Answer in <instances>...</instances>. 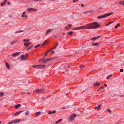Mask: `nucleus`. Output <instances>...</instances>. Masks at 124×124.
<instances>
[{
    "instance_id": "nucleus-52",
    "label": "nucleus",
    "mask_w": 124,
    "mask_h": 124,
    "mask_svg": "<svg viewBox=\"0 0 124 124\" xmlns=\"http://www.w3.org/2000/svg\"><path fill=\"white\" fill-rule=\"evenodd\" d=\"M54 53V51H52L51 52V53L52 54H53Z\"/></svg>"
},
{
    "instance_id": "nucleus-28",
    "label": "nucleus",
    "mask_w": 124,
    "mask_h": 124,
    "mask_svg": "<svg viewBox=\"0 0 124 124\" xmlns=\"http://www.w3.org/2000/svg\"><path fill=\"white\" fill-rule=\"evenodd\" d=\"M4 93L3 92H1L0 93V97L4 95Z\"/></svg>"
},
{
    "instance_id": "nucleus-40",
    "label": "nucleus",
    "mask_w": 124,
    "mask_h": 124,
    "mask_svg": "<svg viewBox=\"0 0 124 124\" xmlns=\"http://www.w3.org/2000/svg\"><path fill=\"white\" fill-rule=\"evenodd\" d=\"M94 108L95 109H100L98 107L96 106Z\"/></svg>"
},
{
    "instance_id": "nucleus-50",
    "label": "nucleus",
    "mask_w": 124,
    "mask_h": 124,
    "mask_svg": "<svg viewBox=\"0 0 124 124\" xmlns=\"http://www.w3.org/2000/svg\"><path fill=\"white\" fill-rule=\"evenodd\" d=\"M56 48V47H53V48H52V49H51V50H53L54 49H55Z\"/></svg>"
},
{
    "instance_id": "nucleus-24",
    "label": "nucleus",
    "mask_w": 124,
    "mask_h": 124,
    "mask_svg": "<svg viewBox=\"0 0 124 124\" xmlns=\"http://www.w3.org/2000/svg\"><path fill=\"white\" fill-rule=\"evenodd\" d=\"M29 41V39H24L23 40V41L24 42H27Z\"/></svg>"
},
{
    "instance_id": "nucleus-4",
    "label": "nucleus",
    "mask_w": 124,
    "mask_h": 124,
    "mask_svg": "<svg viewBox=\"0 0 124 124\" xmlns=\"http://www.w3.org/2000/svg\"><path fill=\"white\" fill-rule=\"evenodd\" d=\"M53 59V58H50L47 59L46 60H44V58H42L40 59H39V62H40L41 61H42L43 63H46L49 61L52 60Z\"/></svg>"
},
{
    "instance_id": "nucleus-1",
    "label": "nucleus",
    "mask_w": 124,
    "mask_h": 124,
    "mask_svg": "<svg viewBox=\"0 0 124 124\" xmlns=\"http://www.w3.org/2000/svg\"><path fill=\"white\" fill-rule=\"evenodd\" d=\"M87 26L85 27L84 26H82L75 27L72 29L73 30H76L80 29H95L98 28L100 25L97 22H94L93 23L87 24H86Z\"/></svg>"
},
{
    "instance_id": "nucleus-64",
    "label": "nucleus",
    "mask_w": 124,
    "mask_h": 124,
    "mask_svg": "<svg viewBox=\"0 0 124 124\" xmlns=\"http://www.w3.org/2000/svg\"><path fill=\"white\" fill-rule=\"evenodd\" d=\"M109 76H110V77H111L112 76V74H111Z\"/></svg>"
},
{
    "instance_id": "nucleus-46",
    "label": "nucleus",
    "mask_w": 124,
    "mask_h": 124,
    "mask_svg": "<svg viewBox=\"0 0 124 124\" xmlns=\"http://www.w3.org/2000/svg\"><path fill=\"white\" fill-rule=\"evenodd\" d=\"M101 106V104H100L98 106V107L100 109V108H100V106Z\"/></svg>"
},
{
    "instance_id": "nucleus-18",
    "label": "nucleus",
    "mask_w": 124,
    "mask_h": 124,
    "mask_svg": "<svg viewBox=\"0 0 124 124\" xmlns=\"http://www.w3.org/2000/svg\"><path fill=\"white\" fill-rule=\"evenodd\" d=\"M100 85V83L98 82H97L96 83H94V85L95 86H97Z\"/></svg>"
},
{
    "instance_id": "nucleus-57",
    "label": "nucleus",
    "mask_w": 124,
    "mask_h": 124,
    "mask_svg": "<svg viewBox=\"0 0 124 124\" xmlns=\"http://www.w3.org/2000/svg\"><path fill=\"white\" fill-rule=\"evenodd\" d=\"M84 5L83 4H81V6L82 7H84Z\"/></svg>"
},
{
    "instance_id": "nucleus-9",
    "label": "nucleus",
    "mask_w": 124,
    "mask_h": 124,
    "mask_svg": "<svg viewBox=\"0 0 124 124\" xmlns=\"http://www.w3.org/2000/svg\"><path fill=\"white\" fill-rule=\"evenodd\" d=\"M105 17V15H104L98 16L97 17V18L98 19H102Z\"/></svg>"
},
{
    "instance_id": "nucleus-37",
    "label": "nucleus",
    "mask_w": 124,
    "mask_h": 124,
    "mask_svg": "<svg viewBox=\"0 0 124 124\" xmlns=\"http://www.w3.org/2000/svg\"><path fill=\"white\" fill-rule=\"evenodd\" d=\"M52 50H51V49L50 50H49V51H47L44 54H46V53H49V52H50V51H51Z\"/></svg>"
},
{
    "instance_id": "nucleus-55",
    "label": "nucleus",
    "mask_w": 124,
    "mask_h": 124,
    "mask_svg": "<svg viewBox=\"0 0 124 124\" xmlns=\"http://www.w3.org/2000/svg\"><path fill=\"white\" fill-rule=\"evenodd\" d=\"M62 108L63 109H65L66 108H65V107H63Z\"/></svg>"
},
{
    "instance_id": "nucleus-51",
    "label": "nucleus",
    "mask_w": 124,
    "mask_h": 124,
    "mask_svg": "<svg viewBox=\"0 0 124 124\" xmlns=\"http://www.w3.org/2000/svg\"><path fill=\"white\" fill-rule=\"evenodd\" d=\"M33 11H37V10L36 9H34V10H33Z\"/></svg>"
},
{
    "instance_id": "nucleus-42",
    "label": "nucleus",
    "mask_w": 124,
    "mask_h": 124,
    "mask_svg": "<svg viewBox=\"0 0 124 124\" xmlns=\"http://www.w3.org/2000/svg\"><path fill=\"white\" fill-rule=\"evenodd\" d=\"M110 76H107V77H106V79H109V78H110Z\"/></svg>"
},
{
    "instance_id": "nucleus-53",
    "label": "nucleus",
    "mask_w": 124,
    "mask_h": 124,
    "mask_svg": "<svg viewBox=\"0 0 124 124\" xmlns=\"http://www.w3.org/2000/svg\"><path fill=\"white\" fill-rule=\"evenodd\" d=\"M8 5L10 4V3L9 2H8Z\"/></svg>"
},
{
    "instance_id": "nucleus-43",
    "label": "nucleus",
    "mask_w": 124,
    "mask_h": 124,
    "mask_svg": "<svg viewBox=\"0 0 124 124\" xmlns=\"http://www.w3.org/2000/svg\"><path fill=\"white\" fill-rule=\"evenodd\" d=\"M78 0H73V2H76Z\"/></svg>"
},
{
    "instance_id": "nucleus-17",
    "label": "nucleus",
    "mask_w": 124,
    "mask_h": 124,
    "mask_svg": "<svg viewBox=\"0 0 124 124\" xmlns=\"http://www.w3.org/2000/svg\"><path fill=\"white\" fill-rule=\"evenodd\" d=\"M41 112L40 111L36 113V116H38L40 115Z\"/></svg>"
},
{
    "instance_id": "nucleus-63",
    "label": "nucleus",
    "mask_w": 124,
    "mask_h": 124,
    "mask_svg": "<svg viewBox=\"0 0 124 124\" xmlns=\"http://www.w3.org/2000/svg\"><path fill=\"white\" fill-rule=\"evenodd\" d=\"M27 93H28V94H31V93H30V92H28Z\"/></svg>"
},
{
    "instance_id": "nucleus-31",
    "label": "nucleus",
    "mask_w": 124,
    "mask_h": 124,
    "mask_svg": "<svg viewBox=\"0 0 124 124\" xmlns=\"http://www.w3.org/2000/svg\"><path fill=\"white\" fill-rule=\"evenodd\" d=\"M34 10V9L32 8H30V9H28V11H30L31 10Z\"/></svg>"
},
{
    "instance_id": "nucleus-26",
    "label": "nucleus",
    "mask_w": 124,
    "mask_h": 124,
    "mask_svg": "<svg viewBox=\"0 0 124 124\" xmlns=\"http://www.w3.org/2000/svg\"><path fill=\"white\" fill-rule=\"evenodd\" d=\"M114 22V21L110 22L109 23H108L106 24V26H107L109 25V24H111L113 23Z\"/></svg>"
},
{
    "instance_id": "nucleus-47",
    "label": "nucleus",
    "mask_w": 124,
    "mask_h": 124,
    "mask_svg": "<svg viewBox=\"0 0 124 124\" xmlns=\"http://www.w3.org/2000/svg\"><path fill=\"white\" fill-rule=\"evenodd\" d=\"M15 43V42L14 41V42H11V45H12V44H14V43Z\"/></svg>"
},
{
    "instance_id": "nucleus-41",
    "label": "nucleus",
    "mask_w": 124,
    "mask_h": 124,
    "mask_svg": "<svg viewBox=\"0 0 124 124\" xmlns=\"http://www.w3.org/2000/svg\"><path fill=\"white\" fill-rule=\"evenodd\" d=\"M107 111L109 113H111V111L110 110V109H107Z\"/></svg>"
},
{
    "instance_id": "nucleus-32",
    "label": "nucleus",
    "mask_w": 124,
    "mask_h": 124,
    "mask_svg": "<svg viewBox=\"0 0 124 124\" xmlns=\"http://www.w3.org/2000/svg\"><path fill=\"white\" fill-rule=\"evenodd\" d=\"M79 67L81 69H83L84 68V66L82 65H81L79 66Z\"/></svg>"
},
{
    "instance_id": "nucleus-6",
    "label": "nucleus",
    "mask_w": 124,
    "mask_h": 124,
    "mask_svg": "<svg viewBox=\"0 0 124 124\" xmlns=\"http://www.w3.org/2000/svg\"><path fill=\"white\" fill-rule=\"evenodd\" d=\"M76 115L74 114L71 115L69 117V120L70 121H73L74 120V118L76 117Z\"/></svg>"
},
{
    "instance_id": "nucleus-30",
    "label": "nucleus",
    "mask_w": 124,
    "mask_h": 124,
    "mask_svg": "<svg viewBox=\"0 0 124 124\" xmlns=\"http://www.w3.org/2000/svg\"><path fill=\"white\" fill-rule=\"evenodd\" d=\"M29 113V111H28L25 112V115L26 116H27L28 115Z\"/></svg>"
},
{
    "instance_id": "nucleus-58",
    "label": "nucleus",
    "mask_w": 124,
    "mask_h": 124,
    "mask_svg": "<svg viewBox=\"0 0 124 124\" xmlns=\"http://www.w3.org/2000/svg\"><path fill=\"white\" fill-rule=\"evenodd\" d=\"M100 89H100V88L98 89L97 90V91H99L100 90Z\"/></svg>"
},
{
    "instance_id": "nucleus-45",
    "label": "nucleus",
    "mask_w": 124,
    "mask_h": 124,
    "mask_svg": "<svg viewBox=\"0 0 124 124\" xmlns=\"http://www.w3.org/2000/svg\"><path fill=\"white\" fill-rule=\"evenodd\" d=\"M104 86H101V87H100V89H103L104 88Z\"/></svg>"
},
{
    "instance_id": "nucleus-8",
    "label": "nucleus",
    "mask_w": 124,
    "mask_h": 124,
    "mask_svg": "<svg viewBox=\"0 0 124 124\" xmlns=\"http://www.w3.org/2000/svg\"><path fill=\"white\" fill-rule=\"evenodd\" d=\"M101 36H99L97 37H95L91 39V40L93 41H94L96 39L99 38L101 37Z\"/></svg>"
},
{
    "instance_id": "nucleus-56",
    "label": "nucleus",
    "mask_w": 124,
    "mask_h": 124,
    "mask_svg": "<svg viewBox=\"0 0 124 124\" xmlns=\"http://www.w3.org/2000/svg\"><path fill=\"white\" fill-rule=\"evenodd\" d=\"M65 33H64V32H63V34H63V36H64V35L65 34Z\"/></svg>"
},
{
    "instance_id": "nucleus-19",
    "label": "nucleus",
    "mask_w": 124,
    "mask_h": 124,
    "mask_svg": "<svg viewBox=\"0 0 124 124\" xmlns=\"http://www.w3.org/2000/svg\"><path fill=\"white\" fill-rule=\"evenodd\" d=\"M73 32L72 31L68 32L67 33L68 34L71 36L72 35V34L73 33Z\"/></svg>"
},
{
    "instance_id": "nucleus-27",
    "label": "nucleus",
    "mask_w": 124,
    "mask_h": 124,
    "mask_svg": "<svg viewBox=\"0 0 124 124\" xmlns=\"http://www.w3.org/2000/svg\"><path fill=\"white\" fill-rule=\"evenodd\" d=\"M120 25V24L119 23H118L115 26V28H117L118 27H119Z\"/></svg>"
},
{
    "instance_id": "nucleus-21",
    "label": "nucleus",
    "mask_w": 124,
    "mask_h": 124,
    "mask_svg": "<svg viewBox=\"0 0 124 124\" xmlns=\"http://www.w3.org/2000/svg\"><path fill=\"white\" fill-rule=\"evenodd\" d=\"M119 4L120 5H123L124 6V0L123 1H120Z\"/></svg>"
},
{
    "instance_id": "nucleus-3",
    "label": "nucleus",
    "mask_w": 124,
    "mask_h": 124,
    "mask_svg": "<svg viewBox=\"0 0 124 124\" xmlns=\"http://www.w3.org/2000/svg\"><path fill=\"white\" fill-rule=\"evenodd\" d=\"M45 89L44 88L37 89L35 90V92L36 93H40L45 91Z\"/></svg>"
},
{
    "instance_id": "nucleus-61",
    "label": "nucleus",
    "mask_w": 124,
    "mask_h": 124,
    "mask_svg": "<svg viewBox=\"0 0 124 124\" xmlns=\"http://www.w3.org/2000/svg\"><path fill=\"white\" fill-rule=\"evenodd\" d=\"M58 123V121H56V122H55V123H56V124H57Z\"/></svg>"
},
{
    "instance_id": "nucleus-5",
    "label": "nucleus",
    "mask_w": 124,
    "mask_h": 124,
    "mask_svg": "<svg viewBox=\"0 0 124 124\" xmlns=\"http://www.w3.org/2000/svg\"><path fill=\"white\" fill-rule=\"evenodd\" d=\"M21 121V120L19 119H15L13 121H11V122H8V124H12L13 123H16L17 122H20Z\"/></svg>"
},
{
    "instance_id": "nucleus-11",
    "label": "nucleus",
    "mask_w": 124,
    "mask_h": 124,
    "mask_svg": "<svg viewBox=\"0 0 124 124\" xmlns=\"http://www.w3.org/2000/svg\"><path fill=\"white\" fill-rule=\"evenodd\" d=\"M113 13V12H112L110 13H107L105 14V17H106L109 16H110L111 14H112Z\"/></svg>"
},
{
    "instance_id": "nucleus-36",
    "label": "nucleus",
    "mask_w": 124,
    "mask_h": 124,
    "mask_svg": "<svg viewBox=\"0 0 124 124\" xmlns=\"http://www.w3.org/2000/svg\"><path fill=\"white\" fill-rule=\"evenodd\" d=\"M52 50H51V49L50 50H49V51H47L44 54H46V53H49V52H50V51H51Z\"/></svg>"
},
{
    "instance_id": "nucleus-62",
    "label": "nucleus",
    "mask_w": 124,
    "mask_h": 124,
    "mask_svg": "<svg viewBox=\"0 0 124 124\" xmlns=\"http://www.w3.org/2000/svg\"><path fill=\"white\" fill-rule=\"evenodd\" d=\"M65 29H68V28H68L67 27H66H66H65Z\"/></svg>"
},
{
    "instance_id": "nucleus-20",
    "label": "nucleus",
    "mask_w": 124,
    "mask_h": 124,
    "mask_svg": "<svg viewBox=\"0 0 124 124\" xmlns=\"http://www.w3.org/2000/svg\"><path fill=\"white\" fill-rule=\"evenodd\" d=\"M31 44V43L30 42H29L28 43H24V45L26 47H28L29 44Z\"/></svg>"
},
{
    "instance_id": "nucleus-29",
    "label": "nucleus",
    "mask_w": 124,
    "mask_h": 124,
    "mask_svg": "<svg viewBox=\"0 0 124 124\" xmlns=\"http://www.w3.org/2000/svg\"><path fill=\"white\" fill-rule=\"evenodd\" d=\"M47 42V41L46 40L44 41V42L43 43H42V45H41L42 46H43V45H44V44H46Z\"/></svg>"
},
{
    "instance_id": "nucleus-23",
    "label": "nucleus",
    "mask_w": 124,
    "mask_h": 124,
    "mask_svg": "<svg viewBox=\"0 0 124 124\" xmlns=\"http://www.w3.org/2000/svg\"><path fill=\"white\" fill-rule=\"evenodd\" d=\"M99 45V43H95L92 45V46H95L98 45Z\"/></svg>"
},
{
    "instance_id": "nucleus-60",
    "label": "nucleus",
    "mask_w": 124,
    "mask_h": 124,
    "mask_svg": "<svg viewBox=\"0 0 124 124\" xmlns=\"http://www.w3.org/2000/svg\"><path fill=\"white\" fill-rule=\"evenodd\" d=\"M25 15H22L21 16L22 17H23Z\"/></svg>"
},
{
    "instance_id": "nucleus-38",
    "label": "nucleus",
    "mask_w": 124,
    "mask_h": 124,
    "mask_svg": "<svg viewBox=\"0 0 124 124\" xmlns=\"http://www.w3.org/2000/svg\"><path fill=\"white\" fill-rule=\"evenodd\" d=\"M90 12L89 11H86L84 12V13L85 14H87Z\"/></svg>"
},
{
    "instance_id": "nucleus-2",
    "label": "nucleus",
    "mask_w": 124,
    "mask_h": 124,
    "mask_svg": "<svg viewBox=\"0 0 124 124\" xmlns=\"http://www.w3.org/2000/svg\"><path fill=\"white\" fill-rule=\"evenodd\" d=\"M45 66L46 65H33L32 66V67L33 68L38 69L44 68H45Z\"/></svg>"
},
{
    "instance_id": "nucleus-35",
    "label": "nucleus",
    "mask_w": 124,
    "mask_h": 124,
    "mask_svg": "<svg viewBox=\"0 0 124 124\" xmlns=\"http://www.w3.org/2000/svg\"><path fill=\"white\" fill-rule=\"evenodd\" d=\"M68 26H69V27H68V28H70L71 27V26H72V25L71 24H68Z\"/></svg>"
},
{
    "instance_id": "nucleus-14",
    "label": "nucleus",
    "mask_w": 124,
    "mask_h": 124,
    "mask_svg": "<svg viewBox=\"0 0 124 124\" xmlns=\"http://www.w3.org/2000/svg\"><path fill=\"white\" fill-rule=\"evenodd\" d=\"M6 67L8 69H9L10 68V67H9V65L8 63L6 62Z\"/></svg>"
},
{
    "instance_id": "nucleus-54",
    "label": "nucleus",
    "mask_w": 124,
    "mask_h": 124,
    "mask_svg": "<svg viewBox=\"0 0 124 124\" xmlns=\"http://www.w3.org/2000/svg\"><path fill=\"white\" fill-rule=\"evenodd\" d=\"M47 54H46V55H45L44 56V57L43 58L44 59L45 57H46V56L47 55Z\"/></svg>"
},
{
    "instance_id": "nucleus-22",
    "label": "nucleus",
    "mask_w": 124,
    "mask_h": 124,
    "mask_svg": "<svg viewBox=\"0 0 124 124\" xmlns=\"http://www.w3.org/2000/svg\"><path fill=\"white\" fill-rule=\"evenodd\" d=\"M56 112V111L55 110H54L52 112L51 111H49L48 114H54Z\"/></svg>"
},
{
    "instance_id": "nucleus-25",
    "label": "nucleus",
    "mask_w": 124,
    "mask_h": 124,
    "mask_svg": "<svg viewBox=\"0 0 124 124\" xmlns=\"http://www.w3.org/2000/svg\"><path fill=\"white\" fill-rule=\"evenodd\" d=\"M34 46L33 45H32L31 46L29 47L27 49V50H29L31 49V48L33 47Z\"/></svg>"
},
{
    "instance_id": "nucleus-7",
    "label": "nucleus",
    "mask_w": 124,
    "mask_h": 124,
    "mask_svg": "<svg viewBox=\"0 0 124 124\" xmlns=\"http://www.w3.org/2000/svg\"><path fill=\"white\" fill-rule=\"evenodd\" d=\"M20 52H17L12 54V56L14 57H16L20 54Z\"/></svg>"
},
{
    "instance_id": "nucleus-33",
    "label": "nucleus",
    "mask_w": 124,
    "mask_h": 124,
    "mask_svg": "<svg viewBox=\"0 0 124 124\" xmlns=\"http://www.w3.org/2000/svg\"><path fill=\"white\" fill-rule=\"evenodd\" d=\"M40 44H39V45H36L35 47H34V48H37V47H39V46H40Z\"/></svg>"
},
{
    "instance_id": "nucleus-15",
    "label": "nucleus",
    "mask_w": 124,
    "mask_h": 124,
    "mask_svg": "<svg viewBox=\"0 0 124 124\" xmlns=\"http://www.w3.org/2000/svg\"><path fill=\"white\" fill-rule=\"evenodd\" d=\"M20 106V104H18L15 106V108L16 109H17L18 107Z\"/></svg>"
},
{
    "instance_id": "nucleus-39",
    "label": "nucleus",
    "mask_w": 124,
    "mask_h": 124,
    "mask_svg": "<svg viewBox=\"0 0 124 124\" xmlns=\"http://www.w3.org/2000/svg\"><path fill=\"white\" fill-rule=\"evenodd\" d=\"M120 71L121 72H123L124 71V70L123 69H121L120 70Z\"/></svg>"
},
{
    "instance_id": "nucleus-10",
    "label": "nucleus",
    "mask_w": 124,
    "mask_h": 124,
    "mask_svg": "<svg viewBox=\"0 0 124 124\" xmlns=\"http://www.w3.org/2000/svg\"><path fill=\"white\" fill-rule=\"evenodd\" d=\"M19 58H21V60H24L25 58V55L24 54L20 56L19 57Z\"/></svg>"
},
{
    "instance_id": "nucleus-48",
    "label": "nucleus",
    "mask_w": 124,
    "mask_h": 124,
    "mask_svg": "<svg viewBox=\"0 0 124 124\" xmlns=\"http://www.w3.org/2000/svg\"><path fill=\"white\" fill-rule=\"evenodd\" d=\"M58 43H57L55 45V47H56L58 46Z\"/></svg>"
},
{
    "instance_id": "nucleus-59",
    "label": "nucleus",
    "mask_w": 124,
    "mask_h": 124,
    "mask_svg": "<svg viewBox=\"0 0 124 124\" xmlns=\"http://www.w3.org/2000/svg\"><path fill=\"white\" fill-rule=\"evenodd\" d=\"M104 85V86L106 87L107 86V84H105Z\"/></svg>"
},
{
    "instance_id": "nucleus-16",
    "label": "nucleus",
    "mask_w": 124,
    "mask_h": 124,
    "mask_svg": "<svg viewBox=\"0 0 124 124\" xmlns=\"http://www.w3.org/2000/svg\"><path fill=\"white\" fill-rule=\"evenodd\" d=\"M24 111L23 110V111H19V112H16V113L15 114H14V115L15 116H16L17 114H19V113H20L23 111Z\"/></svg>"
},
{
    "instance_id": "nucleus-49",
    "label": "nucleus",
    "mask_w": 124,
    "mask_h": 124,
    "mask_svg": "<svg viewBox=\"0 0 124 124\" xmlns=\"http://www.w3.org/2000/svg\"><path fill=\"white\" fill-rule=\"evenodd\" d=\"M28 54H26L25 55V57H27L28 56Z\"/></svg>"
},
{
    "instance_id": "nucleus-13",
    "label": "nucleus",
    "mask_w": 124,
    "mask_h": 124,
    "mask_svg": "<svg viewBox=\"0 0 124 124\" xmlns=\"http://www.w3.org/2000/svg\"><path fill=\"white\" fill-rule=\"evenodd\" d=\"M7 0H4V2L3 3H1V6H3L6 3Z\"/></svg>"
},
{
    "instance_id": "nucleus-34",
    "label": "nucleus",
    "mask_w": 124,
    "mask_h": 124,
    "mask_svg": "<svg viewBox=\"0 0 124 124\" xmlns=\"http://www.w3.org/2000/svg\"><path fill=\"white\" fill-rule=\"evenodd\" d=\"M23 32V30H20V31H18L16 32V33H20V32Z\"/></svg>"
},
{
    "instance_id": "nucleus-12",
    "label": "nucleus",
    "mask_w": 124,
    "mask_h": 124,
    "mask_svg": "<svg viewBox=\"0 0 124 124\" xmlns=\"http://www.w3.org/2000/svg\"><path fill=\"white\" fill-rule=\"evenodd\" d=\"M53 29H49L46 32V35H47Z\"/></svg>"
},
{
    "instance_id": "nucleus-44",
    "label": "nucleus",
    "mask_w": 124,
    "mask_h": 124,
    "mask_svg": "<svg viewBox=\"0 0 124 124\" xmlns=\"http://www.w3.org/2000/svg\"><path fill=\"white\" fill-rule=\"evenodd\" d=\"M62 121V119H60L58 121V122H61Z\"/></svg>"
}]
</instances>
